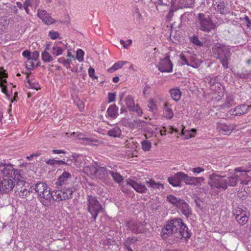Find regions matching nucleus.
<instances>
[{"label": "nucleus", "instance_id": "nucleus-53", "mask_svg": "<svg viewBox=\"0 0 251 251\" xmlns=\"http://www.w3.org/2000/svg\"><path fill=\"white\" fill-rule=\"evenodd\" d=\"M6 83L7 81L6 79L2 80L1 82H0V86L1 88V91L2 93L8 95L7 94V87H6Z\"/></svg>", "mask_w": 251, "mask_h": 251}, {"label": "nucleus", "instance_id": "nucleus-41", "mask_svg": "<svg viewBox=\"0 0 251 251\" xmlns=\"http://www.w3.org/2000/svg\"><path fill=\"white\" fill-rule=\"evenodd\" d=\"M34 61V60H31L30 59H27L25 63V66L27 70L31 71L35 67L39 66L40 63L39 61L36 62V63Z\"/></svg>", "mask_w": 251, "mask_h": 251}, {"label": "nucleus", "instance_id": "nucleus-64", "mask_svg": "<svg viewBox=\"0 0 251 251\" xmlns=\"http://www.w3.org/2000/svg\"><path fill=\"white\" fill-rule=\"evenodd\" d=\"M8 76V74L6 73L5 70H1L0 71V82H1L2 80H4L5 78Z\"/></svg>", "mask_w": 251, "mask_h": 251}, {"label": "nucleus", "instance_id": "nucleus-27", "mask_svg": "<svg viewBox=\"0 0 251 251\" xmlns=\"http://www.w3.org/2000/svg\"><path fill=\"white\" fill-rule=\"evenodd\" d=\"M118 107L115 104H113L109 106L107 110L108 115L112 119H115L119 115Z\"/></svg>", "mask_w": 251, "mask_h": 251}, {"label": "nucleus", "instance_id": "nucleus-49", "mask_svg": "<svg viewBox=\"0 0 251 251\" xmlns=\"http://www.w3.org/2000/svg\"><path fill=\"white\" fill-rule=\"evenodd\" d=\"M84 51L81 49H78L76 52V58L79 62L83 61Z\"/></svg>", "mask_w": 251, "mask_h": 251}, {"label": "nucleus", "instance_id": "nucleus-11", "mask_svg": "<svg viewBox=\"0 0 251 251\" xmlns=\"http://www.w3.org/2000/svg\"><path fill=\"white\" fill-rule=\"evenodd\" d=\"M28 183L25 181H17L16 185V191L18 192V196L21 198H27L32 192L33 189L31 187L29 189L26 187H28Z\"/></svg>", "mask_w": 251, "mask_h": 251}, {"label": "nucleus", "instance_id": "nucleus-59", "mask_svg": "<svg viewBox=\"0 0 251 251\" xmlns=\"http://www.w3.org/2000/svg\"><path fill=\"white\" fill-rule=\"evenodd\" d=\"M49 36L52 40H55L59 37V34L57 31L52 30L49 32Z\"/></svg>", "mask_w": 251, "mask_h": 251}, {"label": "nucleus", "instance_id": "nucleus-37", "mask_svg": "<svg viewBox=\"0 0 251 251\" xmlns=\"http://www.w3.org/2000/svg\"><path fill=\"white\" fill-rule=\"evenodd\" d=\"M226 179L227 180V186H235L238 181L236 173H234L231 176L227 177Z\"/></svg>", "mask_w": 251, "mask_h": 251}, {"label": "nucleus", "instance_id": "nucleus-42", "mask_svg": "<svg viewBox=\"0 0 251 251\" xmlns=\"http://www.w3.org/2000/svg\"><path fill=\"white\" fill-rule=\"evenodd\" d=\"M126 103L127 107L130 110L135 105L133 98L130 95L127 96L125 100Z\"/></svg>", "mask_w": 251, "mask_h": 251}, {"label": "nucleus", "instance_id": "nucleus-44", "mask_svg": "<svg viewBox=\"0 0 251 251\" xmlns=\"http://www.w3.org/2000/svg\"><path fill=\"white\" fill-rule=\"evenodd\" d=\"M42 59L44 62L47 63L52 61L53 57L50 54L49 51H44L42 53Z\"/></svg>", "mask_w": 251, "mask_h": 251}, {"label": "nucleus", "instance_id": "nucleus-28", "mask_svg": "<svg viewBox=\"0 0 251 251\" xmlns=\"http://www.w3.org/2000/svg\"><path fill=\"white\" fill-rule=\"evenodd\" d=\"M50 194L52 196V199L54 201H59L66 200V199H64L65 197L62 195V190H54L52 192H50Z\"/></svg>", "mask_w": 251, "mask_h": 251}, {"label": "nucleus", "instance_id": "nucleus-60", "mask_svg": "<svg viewBox=\"0 0 251 251\" xmlns=\"http://www.w3.org/2000/svg\"><path fill=\"white\" fill-rule=\"evenodd\" d=\"M171 5L170 6L169 12L166 16V19L168 22H170L171 21V18L173 16V0H171Z\"/></svg>", "mask_w": 251, "mask_h": 251}, {"label": "nucleus", "instance_id": "nucleus-46", "mask_svg": "<svg viewBox=\"0 0 251 251\" xmlns=\"http://www.w3.org/2000/svg\"><path fill=\"white\" fill-rule=\"evenodd\" d=\"M146 183L148 186L151 187L153 189L159 188L160 187H161L162 188H163V185L162 184H161L160 182L156 183L154 181V180L152 179H150L149 181H147Z\"/></svg>", "mask_w": 251, "mask_h": 251}, {"label": "nucleus", "instance_id": "nucleus-58", "mask_svg": "<svg viewBox=\"0 0 251 251\" xmlns=\"http://www.w3.org/2000/svg\"><path fill=\"white\" fill-rule=\"evenodd\" d=\"M123 183L121 184V190L123 192H127L130 190V188L131 187L130 185H126V180L125 181H122Z\"/></svg>", "mask_w": 251, "mask_h": 251}, {"label": "nucleus", "instance_id": "nucleus-16", "mask_svg": "<svg viewBox=\"0 0 251 251\" xmlns=\"http://www.w3.org/2000/svg\"><path fill=\"white\" fill-rule=\"evenodd\" d=\"M235 127L234 124H227L222 122L218 123L217 126V129L219 133L224 135H229Z\"/></svg>", "mask_w": 251, "mask_h": 251}, {"label": "nucleus", "instance_id": "nucleus-4", "mask_svg": "<svg viewBox=\"0 0 251 251\" xmlns=\"http://www.w3.org/2000/svg\"><path fill=\"white\" fill-rule=\"evenodd\" d=\"M215 54L220 60L223 66L225 68H228V61L230 56V53L227 47L221 44H217L213 48Z\"/></svg>", "mask_w": 251, "mask_h": 251}, {"label": "nucleus", "instance_id": "nucleus-15", "mask_svg": "<svg viewBox=\"0 0 251 251\" xmlns=\"http://www.w3.org/2000/svg\"><path fill=\"white\" fill-rule=\"evenodd\" d=\"M158 70L161 72H170L173 69V64L170 56L167 55L164 59L160 60L158 65Z\"/></svg>", "mask_w": 251, "mask_h": 251}, {"label": "nucleus", "instance_id": "nucleus-54", "mask_svg": "<svg viewBox=\"0 0 251 251\" xmlns=\"http://www.w3.org/2000/svg\"><path fill=\"white\" fill-rule=\"evenodd\" d=\"M189 170L192 171L194 174V175H197L204 172V169L201 167H198L194 168H190Z\"/></svg>", "mask_w": 251, "mask_h": 251}, {"label": "nucleus", "instance_id": "nucleus-35", "mask_svg": "<svg viewBox=\"0 0 251 251\" xmlns=\"http://www.w3.org/2000/svg\"><path fill=\"white\" fill-rule=\"evenodd\" d=\"M27 83L28 85L27 87L30 89H33L36 90L40 89V86L38 82L35 79H30L28 78V76H26Z\"/></svg>", "mask_w": 251, "mask_h": 251}, {"label": "nucleus", "instance_id": "nucleus-52", "mask_svg": "<svg viewBox=\"0 0 251 251\" xmlns=\"http://www.w3.org/2000/svg\"><path fill=\"white\" fill-rule=\"evenodd\" d=\"M52 196L51 194H50V197L49 199L40 198V201L43 205L49 206L50 205Z\"/></svg>", "mask_w": 251, "mask_h": 251}, {"label": "nucleus", "instance_id": "nucleus-34", "mask_svg": "<svg viewBox=\"0 0 251 251\" xmlns=\"http://www.w3.org/2000/svg\"><path fill=\"white\" fill-rule=\"evenodd\" d=\"M213 7L217 11L219 12L221 14H223L225 12L224 11V3L222 0H218L215 1L213 3Z\"/></svg>", "mask_w": 251, "mask_h": 251}, {"label": "nucleus", "instance_id": "nucleus-57", "mask_svg": "<svg viewBox=\"0 0 251 251\" xmlns=\"http://www.w3.org/2000/svg\"><path fill=\"white\" fill-rule=\"evenodd\" d=\"M39 55V52L37 51H34L30 53V58L31 60H34L35 62H37Z\"/></svg>", "mask_w": 251, "mask_h": 251}, {"label": "nucleus", "instance_id": "nucleus-3", "mask_svg": "<svg viewBox=\"0 0 251 251\" xmlns=\"http://www.w3.org/2000/svg\"><path fill=\"white\" fill-rule=\"evenodd\" d=\"M174 229H176L175 233H177L178 230L179 235H175L176 239L178 238L180 243L186 242L191 236L188 228L185 224L180 219H174Z\"/></svg>", "mask_w": 251, "mask_h": 251}, {"label": "nucleus", "instance_id": "nucleus-6", "mask_svg": "<svg viewBox=\"0 0 251 251\" xmlns=\"http://www.w3.org/2000/svg\"><path fill=\"white\" fill-rule=\"evenodd\" d=\"M181 61V65H187L194 68H199L202 61L196 58L195 55H191L188 52H183L179 55Z\"/></svg>", "mask_w": 251, "mask_h": 251}, {"label": "nucleus", "instance_id": "nucleus-10", "mask_svg": "<svg viewBox=\"0 0 251 251\" xmlns=\"http://www.w3.org/2000/svg\"><path fill=\"white\" fill-rule=\"evenodd\" d=\"M33 189L40 198L49 199L50 197V190L44 182H38L35 184Z\"/></svg>", "mask_w": 251, "mask_h": 251}, {"label": "nucleus", "instance_id": "nucleus-21", "mask_svg": "<svg viewBox=\"0 0 251 251\" xmlns=\"http://www.w3.org/2000/svg\"><path fill=\"white\" fill-rule=\"evenodd\" d=\"M250 108H251V106L246 104L240 105L236 106L234 109L230 110L228 114L230 115H240L247 113Z\"/></svg>", "mask_w": 251, "mask_h": 251}, {"label": "nucleus", "instance_id": "nucleus-63", "mask_svg": "<svg viewBox=\"0 0 251 251\" xmlns=\"http://www.w3.org/2000/svg\"><path fill=\"white\" fill-rule=\"evenodd\" d=\"M125 61H118L115 63L113 65L116 70L121 68L125 64Z\"/></svg>", "mask_w": 251, "mask_h": 251}, {"label": "nucleus", "instance_id": "nucleus-38", "mask_svg": "<svg viewBox=\"0 0 251 251\" xmlns=\"http://www.w3.org/2000/svg\"><path fill=\"white\" fill-rule=\"evenodd\" d=\"M234 104V98L231 95H227L226 96L225 102L222 106L224 108H229Z\"/></svg>", "mask_w": 251, "mask_h": 251}, {"label": "nucleus", "instance_id": "nucleus-50", "mask_svg": "<svg viewBox=\"0 0 251 251\" xmlns=\"http://www.w3.org/2000/svg\"><path fill=\"white\" fill-rule=\"evenodd\" d=\"M133 14L134 16H135L137 20L140 21L141 19H142V16L139 11V8L135 6L134 7L133 10Z\"/></svg>", "mask_w": 251, "mask_h": 251}, {"label": "nucleus", "instance_id": "nucleus-7", "mask_svg": "<svg viewBox=\"0 0 251 251\" xmlns=\"http://www.w3.org/2000/svg\"><path fill=\"white\" fill-rule=\"evenodd\" d=\"M209 184L213 188L217 189L227 188V180L225 176L213 174L209 178Z\"/></svg>", "mask_w": 251, "mask_h": 251}, {"label": "nucleus", "instance_id": "nucleus-12", "mask_svg": "<svg viewBox=\"0 0 251 251\" xmlns=\"http://www.w3.org/2000/svg\"><path fill=\"white\" fill-rule=\"evenodd\" d=\"M234 171L237 174L238 180L242 185H247L251 181V177L247 173L250 172V170L245 169L244 167H237L234 169Z\"/></svg>", "mask_w": 251, "mask_h": 251}, {"label": "nucleus", "instance_id": "nucleus-36", "mask_svg": "<svg viewBox=\"0 0 251 251\" xmlns=\"http://www.w3.org/2000/svg\"><path fill=\"white\" fill-rule=\"evenodd\" d=\"M77 137L79 140L82 141L85 144H90L91 143L98 142L97 140L94 139L89 137H87L85 136V135L81 133L77 134Z\"/></svg>", "mask_w": 251, "mask_h": 251}, {"label": "nucleus", "instance_id": "nucleus-2", "mask_svg": "<svg viewBox=\"0 0 251 251\" xmlns=\"http://www.w3.org/2000/svg\"><path fill=\"white\" fill-rule=\"evenodd\" d=\"M88 212L91 214V217L95 221L97 219L100 213H104L105 208L102 206L96 197L89 195L86 201Z\"/></svg>", "mask_w": 251, "mask_h": 251}, {"label": "nucleus", "instance_id": "nucleus-31", "mask_svg": "<svg viewBox=\"0 0 251 251\" xmlns=\"http://www.w3.org/2000/svg\"><path fill=\"white\" fill-rule=\"evenodd\" d=\"M122 131L120 128L117 126H114L112 128L110 129L108 131L107 134L114 138L120 137L121 135Z\"/></svg>", "mask_w": 251, "mask_h": 251}, {"label": "nucleus", "instance_id": "nucleus-30", "mask_svg": "<svg viewBox=\"0 0 251 251\" xmlns=\"http://www.w3.org/2000/svg\"><path fill=\"white\" fill-rule=\"evenodd\" d=\"M76 189L74 187H72L71 188H64L62 189V193L63 196H64V199L69 200L72 198V194L75 192Z\"/></svg>", "mask_w": 251, "mask_h": 251}, {"label": "nucleus", "instance_id": "nucleus-22", "mask_svg": "<svg viewBox=\"0 0 251 251\" xmlns=\"http://www.w3.org/2000/svg\"><path fill=\"white\" fill-rule=\"evenodd\" d=\"M127 226L132 232L135 234L142 233L145 231L144 228L141 225L134 221L128 222Z\"/></svg>", "mask_w": 251, "mask_h": 251}, {"label": "nucleus", "instance_id": "nucleus-13", "mask_svg": "<svg viewBox=\"0 0 251 251\" xmlns=\"http://www.w3.org/2000/svg\"><path fill=\"white\" fill-rule=\"evenodd\" d=\"M14 165L7 163L6 160H0V174L4 177L12 176Z\"/></svg>", "mask_w": 251, "mask_h": 251}, {"label": "nucleus", "instance_id": "nucleus-24", "mask_svg": "<svg viewBox=\"0 0 251 251\" xmlns=\"http://www.w3.org/2000/svg\"><path fill=\"white\" fill-rule=\"evenodd\" d=\"M72 157L77 168L84 169L86 166H85V158L83 156L80 154H73L72 155Z\"/></svg>", "mask_w": 251, "mask_h": 251}, {"label": "nucleus", "instance_id": "nucleus-20", "mask_svg": "<svg viewBox=\"0 0 251 251\" xmlns=\"http://www.w3.org/2000/svg\"><path fill=\"white\" fill-rule=\"evenodd\" d=\"M37 16L46 25H51L55 22V20L52 18L50 15L44 9H39L38 10Z\"/></svg>", "mask_w": 251, "mask_h": 251}, {"label": "nucleus", "instance_id": "nucleus-29", "mask_svg": "<svg viewBox=\"0 0 251 251\" xmlns=\"http://www.w3.org/2000/svg\"><path fill=\"white\" fill-rule=\"evenodd\" d=\"M97 167V164L95 163L94 165H91L84 167V171L88 175L96 177Z\"/></svg>", "mask_w": 251, "mask_h": 251}, {"label": "nucleus", "instance_id": "nucleus-39", "mask_svg": "<svg viewBox=\"0 0 251 251\" xmlns=\"http://www.w3.org/2000/svg\"><path fill=\"white\" fill-rule=\"evenodd\" d=\"M109 174L112 177L115 182L120 183L121 182L123 181V177L119 174L113 171L110 170Z\"/></svg>", "mask_w": 251, "mask_h": 251}, {"label": "nucleus", "instance_id": "nucleus-43", "mask_svg": "<svg viewBox=\"0 0 251 251\" xmlns=\"http://www.w3.org/2000/svg\"><path fill=\"white\" fill-rule=\"evenodd\" d=\"M63 52V50L57 45H54L50 49V52L55 56L61 55Z\"/></svg>", "mask_w": 251, "mask_h": 251}, {"label": "nucleus", "instance_id": "nucleus-18", "mask_svg": "<svg viewBox=\"0 0 251 251\" xmlns=\"http://www.w3.org/2000/svg\"><path fill=\"white\" fill-rule=\"evenodd\" d=\"M196 133V130L192 129L191 130H184V128L180 130L174 127V134L175 133L177 137L181 136L183 139H188L195 136Z\"/></svg>", "mask_w": 251, "mask_h": 251}, {"label": "nucleus", "instance_id": "nucleus-14", "mask_svg": "<svg viewBox=\"0 0 251 251\" xmlns=\"http://www.w3.org/2000/svg\"><path fill=\"white\" fill-rule=\"evenodd\" d=\"M175 206L186 217H188L191 213V210L188 204L183 200L174 197V206Z\"/></svg>", "mask_w": 251, "mask_h": 251}, {"label": "nucleus", "instance_id": "nucleus-1", "mask_svg": "<svg viewBox=\"0 0 251 251\" xmlns=\"http://www.w3.org/2000/svg\"><path fill=\"white\" fill-rule=\"evenodd\" d=\"M204 180L203 177L189 176L187 174L178 172L174 175V187L180 186L182 181L187 185H201Z\"/></svg>", "mask_w": 251, "mask_h": 251}, {"label": "nucleus", "instance_id": "nucleus-33", "mask_svg": "<svg viewBox=\"0 0 251 251\" xmlns=\"http://www.w3.org/2000/svg\"><path fill=\"white\" fill-rule=\"evenodd\" d=\"M109 171V170H107L106 168L99 166L97 164L96 177H102L106 176L109 174L108 171Z\"/></svg>", "mask_w": 251, "mask_h": 251}, {"label": "nucleus", "instance_id": "nucleus-61", "mask_svg": "<svg viewBox=\"0 0 251 251\" xmlns=\"http://www.w3.org/2000/svg\"><path fill=\"white\" fill-rule=\"evenodd\" d=\"M127 43H126V42L123 40H120V43L123 46V47L125 49H128V47L132 44V41L130 39L128 40L127 41Z\"/></svg>", "mask_w": 251, "mask_h": 251}, {"label": "nucleus", "instance_id": "nucleus-5", "mask_svg": "<svg viewBox=\"0 0 251 251\" xmlns=\"http://www.w3.org/2000/svg\"><path fill=\"white\" fill-rule=\"evenodd\" d=\"M197 27L202 31L209 32L213 29L215 25L208 15L199 13L196 21Z\"/></svg>", "mask_w": 251, "mask_h": 251}, {"label": "nucleus", "instance_id": "nucleus-8", "mask_svg": "<svg viewBox=\"0 0 251 251\" xmlns=\"http://www.w3.org/2000/svg\"><path fill=\"white\" fill-rule=\"evenodd\" d=\"M210 88L213 92V98L217 100H219L224 96L225 92L224 87L221 83L216 81V78H213L210 79Z\"/></svg>", "mask_w": 251, "mask_h": 251}, {"label": "nucleus", "instance_id": "nucleus-25", "mask_svg": "<svg viewBox=\"0 0 251 251\" xmlns=\"http://www.w3.org/2000/svg\"><path fill=\"white\" fill-rule=\"evenodd\" d=\"M169 222L171 224L167 225L162 230L161 237L164 239L172 236L173 234V220H170Z\"/></svg>", "mask_w": 251, "mask_h": 251}, {"label": "nucleus", "instance_id": "nucleus-17", "mask_svg": "<svg viewBox=\"0 0 251 251\" xmlns=\"http://www.w3.org/2000/svg\"><path fill=\"white\" fill-rule=\"evenodd\" d=\"M0 184L2 189V193H7L13 190L15 186V182L11 177L3 178Z\"/></svg>", "mask_w": 251, "mask_h": 251}, {"label": "nucleus", "instance_id": "nucleus-56", "mask_svg": "<svg viewBox=\"0 0 251 251\" xmlns=\"http://www.w3.org/2000/svg\"><path fill=\"white\" fill-rule=\"evenodd\" d=\"M130 111L136 112L139 116H141L143 114L142 109L138 104L135 105Z\"/></svg>", "mask_w": 251, "mask_h": 251}, {"label": "nucleus", "instance_id": "nucleus-9", "mask_svg": "<svg viewBox=\"0 0 251 251\" xmlns=\"http://www.w3.org/2000/svg\"><path fill=\"white\" fill-rule=\"evenodd\" d=\"M233 214L237 222L242 225H244L247 223L250 216V213L246 208H236L233 210Z\"/></svg>", "mask_w": 251, "mask_h": 251}, {"label": "nucleus", "instance_id": "nucleus-19", "mask_svg": "<svg viewBox=\"0 0 251 251\" xmlns=\"http://www.w3.org/2000/svg\"><path fill=\"white\" fill-rule=\"evenodd\" d=\"M126 185H130L137 192L145 193L147 191L146 186L141 183H138L135 180L131 178L126 179Z\"/></svg>", "mask_w": 251, "mask_h": 251}, {"label": "nucleus", "instance_id": "nucleus-40", "mask_svg": "<svg viewBox=\"0 0 251 251\" xmlns=\"http://www.w3.org/2000/svg\"><path fill=\"white\" fill-rule=\"evenodd\" d=\"M22 171L20 169H15L14 168L13 173L12 175V176L11 178H13L15 180H17V181H24L23 180L24 177H23L22 174Z\"/></svg>", "mask_w": 251, "mask_h": 251}, {"label": "nucleus", "instance_id": "nucleus-48", "mask_svg": "<svg viewBox=\"0 0 251 251\" xmlns=\"http://www.w3.org/2000/svg\"><path fill=\"white\" fill-rule=\"evenodd\" d=\"M191 42L195 45L199 47L202 46V43L199 40L198 37L196 35H193L191 37Z\"/></svg>", "mask_w": 251, "mask_h": 251}, {"label": "nucleus", "instance_id": "nucleus-23", "mask_svg": "<svg viewBox=\"0 0 251 251\" xmlns=\"http://www.w3.org/2000/svg\"><path fill=\"white\" fill-rule=\"evenodd\" d=\"M195 0H174V6L175 5L177 8H183L185 7H191L193 5Z\"/></svg>", "mask_w": 251, "mask_h": 251}, {"label": "nucleus", "instance_id": "nucleus-55", "mask_svg": "<svg viewBox=\"0 0 251 251\" xmlns=\"http://www.w3.org/2000/svg\"><path fill=\"white\" fill-rule=\"evenodd\" d=\"M148 107L149 108V110L153 112H155V111L157 110V106L153 100H151L150 101Z\"/></svg>", "mask_w": 251, "mask_h": 251}, {"label": "nucleus", "instance_id": "nucleus-62", "mask_svg": "<svg viewBox=\"0 0 251 251\" xmlns=\"http://www.w3.org/2000/svg\"><path fill=\"white\" fill-rule=\"evenodd\" d=\"M88 74L89 76L93 79L98 78V77L95 75V69L92 67L88 69Z\"/></svg>", "mask_w": 251, "mask_h": 251}, {"label": "nucleus", "instance_id": "nucleus-26", "mask_svg": "<svg viewBox=\"0 0 251 251\" xmlns=\"http://www.w3.org/2000/svg\"><path fill=\"white\" fill-rule=\"evenodd\" d=\"M71 177V175L68 172L64 171L58 177L57 181L55 182L56 186H61L65 184L66 181Z\"/></svg>", "mask_w": 251, "mask_h": 251}, {"label": "nucleus", "instance_id": "nucleus-47", "mask_svg": "<svg viewBox=\"0 0 251 251\" xmlns=\"http://www.w3.org/2000/svg\"><path fill=\"white\" fill-rule=\"evenodd\" d=\"M142 148L144 151H149L150 150L151 148V143L150 141L145 140L141 142Z\"/></svg>", "mask_w": 251, "mask_h": 251}, {"label": "nucleus", "instance_id": "nucleus-51", "mask_svg": "<svg viewBox=\"0 0 251 251\" xmlns=\"http://www.w3.org/2000/svg\"><path fill=\"white\" fill-rule=\"evenodd\" d=\"M181 96V93L178 89H174V100H178Z\"/></svg>", "mask_w": 251, "mask_h": 251}, {"label": "nucleus", "instance_id": "nucleus-32", "mask_svg": "<svg viewBox=\"0 0 251 251\" xmlns=\"http://www.w3.org/2000/svg\"><path fill=\"white\" fill-rule=\"evenodd\" d=\"M163 115L166 118L171 119L173 118V112L171 105H169L168 103H165L163 109Z\"/></svg>", "mask_w": 251, "mask_h": 251}, {"label": "nucleus", "instance_id": "nucleus-45", "mask_svg": "<svg viewBox=\"0 0 251 251\" xmlns=\"http://www.w3.org/2000/svg\"><path fill=\"white\" fill-rule=\"evenodd\" d=\"M58 61L60 64L63 65L67 69L70 68V64L71 63V58L65 59L64 57H61L58 59Z\"/></svg>", "mask_w": 251, "mask_h": 251}]
</instances>
